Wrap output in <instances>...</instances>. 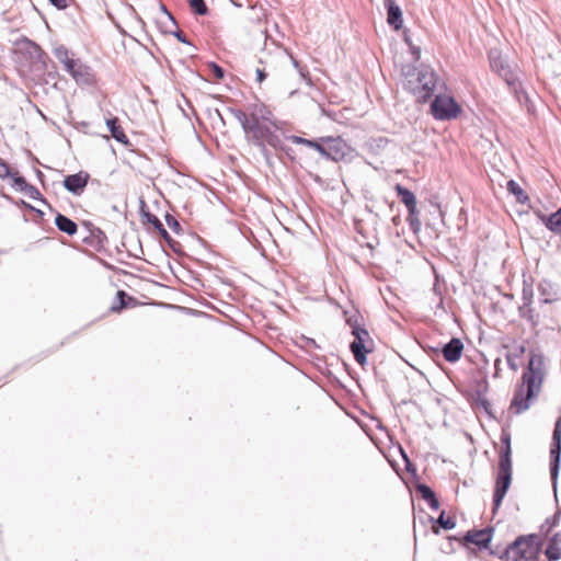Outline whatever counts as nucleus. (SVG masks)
<instances>
[{
    "label": "nucleus",
    "instance_id": "6e6552de",
    "mask_svg": "<svg viewBox=\"0 0 561 561\" xmlns=\"http://www.w3.org/2000/svg\"><path fill=\"white\" fill-rule=\"evenodd\" d=\"M65 70L79 85H94L96 83L92 68L83 64L80 59H75Z\"/></svg>",
    "mask_w": 561,
    "mask_h": 561
},
{
    "label": "nucleus",
    "instance_id": "4be33fe9",
    "mask_svg": "<svg viewBox=\"0 0 561 561\" xmlns=\"http://www.w3.org/2000/svg\"><path fill=\"white\" fill-rule=\"evenodd\" d=\"M491 68L503 77H506V66L497 50H491L489 54Z\"/></svg>",
    "mask_w": 561,
    "mask_h": 561
},
{
    "label": "nucleus",
    "instance_id": "473e14b6",
    "mask_svg": "<svg viewBox=\"0 0 561 561\" xmlns=\"http://www.w3.org/2000/svg\"><path fill=\"white\" fill-rule=\"evenodd\" d=\"M165 222L169 226V228L172 229L175 233H180L182 231L180 222L172 215H165Z\"/></svg>",
    "mask_w": 561,
    "mask_h": 561
},
{
    "label": "nucleus",
    "instance_id": "412c9836",
    "mask_svg": "<svg viewBox=\"0 0 561 561\" xmlns=\"http://www.w3.org/2000/svg\"><path fill=\"white\" fill-rule=\"evenodd\" d=\"M416 491L421 495V497L428 503L432 510H437L439 507V502L435 496V493L428 485L417 484Z\"/></svg>",
    "mask_w": 561,
    "mask_h": 561
},
{
    "label": "nucleus",
    "instance_id": "4468645a",
    "mask_svg": "<svg viewBox=\"0 0 561 561\" xmlns=\"http://www.w3.org/2000/svg\"><path fill=\"white\" fill-rule=\"evenodd\" d=\"M462 350H463L462 342L459 339L454 337L447 344L444 345L442 352H443L444 358L447 362L454 363L460 358V356L462 354Z\"/></svg>",
    "mask_w": 561,
    "mask_h": 561
},
{
    "label": "nucleus",
    "instance_id": "5701e85b",
    "mask_svg": "<svg viewBox=\"0 0 561 561\" xmlns=\"http://www.w3.org/2000/svg\"><path fill=\"white\" fill-rule=\"evenodd\" d=\"M507 191L511 192L513 195H515L516 201L520 204H525L529 201L528 195L525 193V191L519 186L517 182L514 180H510L507 182Z\"/></svg>",
    "mask_w": 561,
    "mask_h": 561
},
{
    "label": "nucleus",
    "instance_id": "423d86ee",
    "mask_svg": "<svg viewBox=\"0 0 561 561\" xmlns=\"http://www.w3.org/2000/svg\"><path fill=\"white\" fill-rule=\"evenodd\" d=\"M512 482V462H507L505 458L503 461H499V471L495 481V489L493 494V506L494 511L497 510Z\"/></svg>",
    "mask_w": 561,
    "mask_h": 561
},
{
    "label": "nucleus",
    "instance_id": "c85d7f7f",
    "mask_svg": "<svg viewBox=\"0 0 561 561\" xmlns=\"http://www.w3.org/2000/svg\"><path fill=\"white\" fill-rule=\"evenodd\" d=\"M276 56H277V57H282V58H284V57H289V58H290V60H291V62H293V65H294V67L298 70L299 75H300L304 79H306V78H307V76H308V71H307L304 67H301V66L299 65V62H298V61H297V60H296L291 55H288L286 50H279V49H278V50L276 51Z\"/></svg>",
    "mask_w": 561,
    "mask_h": 561
},
{
    "label": "nucleus",
    "instance_id": "f3484780",
    "mask_svg": "<svg viewBox=\"0 0 561 561\" xmlns=\"http://www.w3.org/2000/svg\"><path fill=\"white\" fill-rule=\"evenodd\" d=\"M539 219L553 233H561V207L550 215H538Z\"/></svg>",
    "mask_w": 561,
    "mask_h": 561
},
{
    "label": "nucleus",
    "instance_id": "c03bdc74",
    "mask_svg": "<svg viewBox=\"0 0 561 561\" xmlns=\"http://www.w3.org/2000/svg\"><path fill=\"white\" fill-rule=\"evenodd\" d=\"M412 220H413V226H411V228H412L414 231L419 230V228H420V225H421V224H420V220H419V218H417V214H416V215H414V216H412Z\"/></svg>",
    "mask_w": 561,
    "mask_h": 561
},
{
    "label": "nucleus",
    "instance_id": "9b49d317",
    "mask_svg": "<svg viewBox=\"0 0 561 561\" xmlns=\"http://www.w3.org/2000/svg\"><path fill=\"white\" fill-rule=\"evenodd\" d=\"M90 174L80 171L76 174L67 175L64 179V187L73 195H81L88 185Z\"/></svg>",
    "mask_w": 561,
    "mask_h": 561
},
{
    "label": "nucleus",
    "instance_id": "f704fd0d",
    "mask_svg": "<svg viewBox=\"0 0 561 561\" xmlns=\"http://www.w3.org/2000/svg\"><path fill=\"white\" fill-rule=\"evenodd\" d=\"M10 178L13 181V185L16 186L20 191H23L27 184L26 180L19 175V172H13Z\"/></svg>",
    "mask_w": 561,
    "mask_h": 561
},
{
    "label": "nucleus",
    "instance_id": "a878e982",
    "mask_svg": "<svg viewBox=\"0 0 561 561\" xmlns=\"http://www.w3.org/2000/svg\"><path fill=\"white\" fill-rule=\"evenodd\" d=\"M501 443H502V451L500 455V461H503L506 457L507 462H512V459H511V454H512L511 435L508 433H503L501 435Z\"/></svg>",
    "mask_w": 561,
    "mask_h": 561
},
{
    "label": "nucleus",
    "instance_id": "39448f33",
    "mask_svg": "<svg viewBox=\"0 0 561 561\" xmlns=\"http://www.w3.org/2000/svg\"><path fill=\"white\" fill-rule=\"evenodd\" d=\"M352 334L354 335V341L351 343L350 347L354 355L355 360L359 365H365L367 362V353L373 351V341L368 331L358 324H351Z\"/></svg>",
    "mask_w": 561,
    "mask_h": 561
},
{
    "label": "nucleus",
    "instance_id": "09e8293b",
    "mask_svg": "<svg viewBox=\"0 0 561 561\" xmlns=\"http://www.w3.org/2000/svg\"><path fill=\"white\" fill-rule=\"evenodd\" d=\"M232 4L237 8H241L243 4L239 1H236V0H231Z\"/></svg>",
    "mask_w": 561,
    "mask_h": 561
},
{
    "label": "nucleus",
    "instance_id": "ddd939ff",
    "mask_svg": "<svg viewBox=\"0 0 561 561\" xmlns=\"http://www.w3.org/2000/svg\"><path fill=\"white\" fill-rule=\"evenodd\" d=\"M385 8L387 9V22L394 30H400L403 24L402 11L396 3V0H383Z\"/></svg>",
    "mask_w": 561,
    "mask_h": 561
},
{
    "label": "nucleus",
    "instance_id": "f8f14e48",
    "mask_svg": "<svg viewBox=\"0 0 561 561\" xmlns=\"http://www.w3.org/2000/svg\"><path fill=\"white\" fill-rule=\"evenodd\" d=\"M398 196L400 197L401 202L405 205L409 211L408 220L410 221V226H413L412 216L419 214L417 207H416V198L415 195L408 190L407 187L397 184L394 187Z\"/></svg>",
    "mask_w": 561,
    "mask_h": 561
},
{
    "label": "nucleus",
    "instance_id": "58836bf2",
    "mask_svg": "<svg viewBox=\"0 0 561 561\" xmlns=\"http://www.w3.org/2000/svg\"><path fill=\"white\" fill-rule=\"evenodd\" d=\"M283 136H284V138L290 140L291 142H294L296 145H304V146H306L307 138H302L300 136H295V135H291V136L283 135Z\"/></svg>",
    "mask_w": 561,
    "mask_h": 561
},
{
    "label": "nucleus",
    "instance_id": "a19ab883",
    "mask_svg": "<svg viewBox=\"0 0 561 561\" xmlns=\"http://www.w3.org/2000/svg\"><path fill=\"white\" fill-rule=\"evenodd\" d=\"M211 69H213V73H214L215 78H217V79L224 78V70L221 67H219L216 64H211Z\"/></svg>",
    "mask_w": 561,
    "mask_h": 561
},
{
    "label": "nucleus",
    "instance_id": "dca6fc26",
    "mask_svg": "<svg viewBox=\"0 0 561 561\" xmlns=\"http://www.w3.org/2000/svg\"><path fill=\"white\" fill-rule=\"evenodd\" d=\"M465 539L467 542L473 543L480 548H488L492 539V533L491 529L469 531Z\"/></svg>",
    "mask_w": 561,
    "mask_h": 561
},
{
    "label": "nucleus",
    "instance_id": "2f4dec72",
    "mask_svg": "<svg viewBox=\"0 0 561 561\" xmlns=\"http://www.w3.org/2000/svg\"><path fill=\"white\" fill-rule=\"evenodd\" d=\"M550 287H551V285L547 280L541 282L538 286L539 291L541 293L542 296H545L543 301L546 304L551 302L553 300V298L550 297L551 296L550 293L548 291V288H550Z\"/></svg>",
    "mask_w": 561,
    "mask_h": 561
},
{
    "label": "nucleus",
    "instance_id": "ea45409f",
    "mask_svg": "<svg viewBox=\"0 0 561 561\" xmlns=\"http://www.w3.org/2000/svg\"><path fill=\"white\" fill-rule=\"evenodd\" d=\"M161 10H162L163 14L165 15V18L168 19L169 24L173 27H178L176 21L174 20L172 14L167 10V8L163 4L161 5Z\"/></svg>",
    "mask_w": 561,
    "mask_h": 561
},
{
    "label": "nucleus",
    "instance_id": "393cba45",
    "mask_svg": "<svg viewBox=\"0 0 561 561\" xmlns=\"http://www.w3.org/2000/svg\"><path fill=\"white\" fill-rule=\"evenodd\" d=\"M54 55L57 58V60L64 65L65 69L68 67V65L72 64V61L75 60L70 56V51L62 45H60L54 49Z\"/></svg>",
    "mask_w": 561,
    "mask_h": 561
},
{
    "label": "nucleus",
    "instance_id": "0eeeda50",
    "mask_svg": "<svg viewBox=\"0 0 561 561\" xmlns=\"http://www.w3.org/2000/svg\"><path fill=\"white\" fill-rule=\"evenodd\" d=\"M431 112L436 119L448 121L457 117L460 107L451 96L436 95L431 104Z\"/></svg>",
    "mask_w": 561,
    "mask_h": 561
},
{
    "label": "nucleus",
    "instance_id": "b1692460",
    "mask_svg": "<svg viewBox=\"0 0 561 561\" xmlns=\"http://www.w3.org/2000/svg\"><path fill=\"white\" fill-rule=\"evenodd\" d=\"M545 554L549 561H557L561 559V548L557 543V538H551L549 540Z\"/></svg>",
    "mask_w": 561,
    "mask_h": 561
},
{
    "label": "nucleus",
    "instance_id": "f257e3e1",
    "mask_svg": "<svg viewBox=\"0 0 561 561\" xmlns=\"http://www.w3.org/2000/svg\"><path fill=\"white\" fill-rule=\"evenodd\" d=\"M248 110V113L234 110L232 114L241 124L245 139L260 149L266 162L271 161V152L267 147L289 154V148L284 145L277 134L283 130V122L276 119L265 104H252Z\"/></svg>",
    "mask_w": 561,
    "mask_h": 561
},
{
    "label": "nucleus",
    "instance_id": "e433bc0d",
    "mask_svg": "<svg viewBox=\"0 0 561 561\" xmlns=\"http://www.w3.org/2000/svg\"><path fill=\"white\" fill-rule=\"evenodd\" d=\"M22 192H24L28 197L33 199L38 198V196L41 195L39 191L34 185H31L28 183Z\"/></svg>",
    "mask_w": 561,
    "mask_h": 561
},
{
    "label": "nucleus",
    "instance_id": "a18cd8bd",
    "mask_svg": "<svg viewBox=\"0 0 561 561\" xmlns=\"http://www.w3.org/2000/svg\"><path fill=\"white\" fill-rule=\"evenodd\" d=\"M501 363H502L501 358H496V359L494 360V368H495V374H494V376H495V377H497V376H499V371H500V369H501Z\"/></svg>",
    "mask_w": 561,
    "mask_h": 561
},
{
    "label": "nucleus",
    "instance_id": "de8ad7c7",
    "mask_svg": "<svg viewBox=\"0 0 561 561\" xmlns=\"http://www.w3.org/2000/svg\"><path fill=\"white\" fill-rule=\"evenodd\" d=\"M551 538H557V543H558V546H560V543H561V533L554 534Z\"/></svg>",
    "mask_w": 561,
    "mask_h": 561
},
{
    "label": "nucleus",
    "instance_id": "6ab92c4d",
    "mask_svg": "<svg viewBox=\"0 0 561 561\" xmlns=\"http://www.w3.org/2000/svg\"><path fill=\"white\" fill-rule=\"evenodd\" d=\"M106 126L108 127L112 137L116 141H118L123 145L129 144V140H128L127 136L125 135L123 128L121 127L117 117H112V118L106 119Z\"/></svg>",
    "mask_w": 561,
    "mask_h": 561
},
{
    "label": "nucleus",
    "instance_id": "cd10ccee",
    "mask_svg": "<svg viewBox=\"0 0 561 561\" xmlns=\"http://www.w3.org/2000/svg\"><path fill=\"white\" fill-rule=\"evenodd\" d=\"M259 62L261 65H263V67H257L256 68V81L259 83H262L265 78L267 77V72H266V69L271 67V62L270 60L267 59H264L263 57L260 58Z\"/></svg>",
    "mask_w": 561,
    "mask_h": 561
},
{
    "label": "nucleus",
    "instance_id": "7ed1b4c3",
    "mask_svg": "<svg viewBox=\"0 0 561 561\" xmlns=\"http://www.w3.org/2000/svg\"><path fill=\"white\" fill-rule=\"evenodd\" d=\"M541 538L537 534L519 536L505 551L506 561H537Z\"/></svg>",
    "mask_w": 561,
    "mask_h": 561
},
{
    "label": "nucleus",
    "instance_id": "aec40b11",
    "mask_svg": "<svg viewBox=\"0 0 561 561\" xmlns=\"http://www.w3.org/2000/svg\"><path fill=\"white\" fill-rule=\"evenodd\" d=\"M55 225L61 232H65L68 236H73L78 230L77 224L61 214L56 215Z\"/></svg>",
    "mask_w": 561,
    "mask_h": 561
},
{
    "label": "nucleus",
    "instance_id": "9d476101",
    "mask_svg": "<svg viewBox=\"0 0 561 561\" xmlns=\"http://www.w3.org/2000/svg\"><path fill=\"white\" fill-rule=\"evenodd\" d=\"M321 141L327 144V159L340 161L348 153L350 147L341 137H321Z\"/></svg>",
    "mask_w": 561,
    "mask_h": 561
},
{
    "label": "nucleus",
    "instance_id": "2eb2a0df",
    "mask_svg": "<svg viewBox=\"0 0 561 561\" xmlns=\"http://www.w3.org/2000/svg\"><path fill=\"white\" fill-rule=\"evenodd\" d=\"M145 218L149 224H151L158 230L159 234L165 240V242L169 244V247L173 251H178L180 243L170 237L169 232L164 229V227H163L162 222L159 220V218L150 213H146Z\"/></svg>",
    "mask_w": 561,
    "mask_h": 561
},
{
    "label": "nucleus",
    "instance_id": "79ce46f5",
    "mask_svg": "<svg viewBox=\"0 0 561 561\" xmlns=\"http://www.w3.org/2000/svg\"><path fill=\"white\" fill-rule=\"evenodd\" d=\"M314 150H317L322 157L327 158V144H323L321 141V138L319 139V142Z\"/></svg>",
    "mask_w": 561,
    "mask_h": 561
},
{
    "label": "nucleus",
    "instance_id": "37998d69",
    "mask_svg": "<svg viewBox=\"0 0 561 561\" xmlns=\"http://www.w3.org/2000/svg\"><path fill=\"white\" fill-rule=\"evenodd\" d=\"M49 2L55 5L57 9H65L67 8V1L66 0H49Z\"/></svg>",
    "mask_w": 561,
    "mask_h": 561
},
{
    "label": "nucleus",
    "instance_id": "c9c22d12",
    "mask_svg": "<svg viewBox=\"0 0 561 561\" xmlns=\"http://www.w3.org/2000/svg\"><path fill=\"white\" fill-rule=\"evenodd\" d=\"M10 165L2 159H0V178L7 179L12 175Z\"/></svg>",
    "mask_w": 561,
    "mask_h": 561
},
{
    "label": "nucleus",
    "instance_id": "8fccbe9b",
    "mask_svg": "<svg viewBox=\"0 0 561 561\" xmlns=\"http://www.w3.org/2000/svg\"><path fill=\"white\" fill-rule=\"evenodd\" d=\"M433 529H434L435 534H438V529L437 528L434 527Z\"/></svg>",
    "mask_w": 561,
    "mask_h": 561
},
{
    "label": "nucleus",
    "instance_id": "72a5a7b5",
    "mask_svg": "<svg viewBox=\"0 0 561 561\" xmlns=\"http://www.w3.org/2000/svg\"><path fill=\"white\" fill-rule=\"evenodd\" d=\"M476 404L478 408H482L488 414H491L490 402L481 392H478Z\"/></svg>",
    "mask_w": 561,
    "mask_h": 561
},
{
    "label": "nucleus",
    "instance_id": "7c9ffc66",
    "mask_svg": "<svg viewBox=\"0 0 561 561\" xmlns=\"http://www.w3.org/2000/svg\"><path fill=\"white\" fill-rule=\"evenodd\" d=\"M116 297H117L118 304H114L111 307V310L114 312H119L122 309H124L126 307L125 299L127 298V294L123 290H118L116 294Z\"/></svg>",
    "mask_w": 561,
    "mask_h": 561
},
{
    "label": "nucleus",
    "instance_id": "4c0bfd02",
    "mask_svg": "<svg viewBox=\"0 0 561 561\" xmlns=\"http://www.w3.org/2000/svg\"><path fill=\"white\" fill-rule=\"evenodd\" d=\"M165 32L173 34L180 42L188 43L185 35L180 31H172L168 25L165 26Z\"/></svg>",
    "mask_w": 561,
    "mask_h": 561
},
{
    "label": "nucleus",
    "instance_id": "49530a36",
    "mask_svg": "<svg viewBox=\"0 0 561 561\" xmlns=\"http://www.w3.org/2000/svg\"><path fill=\"white\" fill-rule=\"evenodd\" d=\"M318 142H319L318 140L307 139L306 140V146L309 147V148L314 149L317 147Z\"/></svg>",
    "mask_w": 561,
    "mask_h": 561
},
{
    "label": "nucleus",
    "instance_id": "1a4fd4ad",
    "mask_svg": "<svg viewBox=\"0 0 561 561\" xmlns=\"http://www.w3.org/2000/svg\"><path fill=\"white\" fill-rule=\"evenodd\" d=\"M561 457V416L557 420L552 434V444L550 448V474L551 479L556 480Z\"/></svg>",
    "mask_w": 561,
    "mask_h": 561
},
{
    "label": "nucleus",
    "instance_id": "20e7f679",
    "mask_svg": "<svg viewBox=\"0 0 561 561\" xmlns=\"http://www.w3.org/2000/svg\"><path fill=\"white\" fill-rule=\"evenodd\" d=\"M411 90L417 100L426 102L432 96L436 87V77L431 69L424 68L413 73L412 79L404 83V88Z\"/></svg>",
    "mask_w": 561,
    "mask_h": 561
},
{
    "label": "nucleus",
    "instance_id": "a211bd4d",
    "mask_svg": "<svg viewBox=\"0 0 561 561\" xmlns=\"http://www.w3.org/2000/svg\"><path fill=\"white\" fill-rule=\"evenodd\" d=\"M526 352V347L523 344L515 345L512 351L507 352L505 355L508 367L516 371L520 365V358Z\"/></svg>",
    "mask_w": 561,
    "mask_h": 561
},
{
    "label": "nucleus",
    "instance_id": "c756f323",
    "mask_svg": "<svg viewBox=\"0 0 561 561\" xmlns=\"http://www.w3.org/2000/svg\"><path fill=\"white\" fill-rule=\"evenodd\" d=\"M437 523L442 528L447 530L453 529L456 526L455 519L450 516H445L444 512L439 515Z\"/></svg>",
    "mask_w": 561,
    "mask_h": 561
},
{
    "label": "nucleus",
    "instance_id": "bb28decb",
    "mask_svg": "<svg viewBox=\"0 0 561 561\" xmlns=\"http://www.w3.org/2000/svg\"><path fill=\"white\" fill-rule=\"evenodd\" d=\"M192 12L196 15H206L208 8L204 0H186Z\"/></svg>",
    "mask_w": 561,
    "mask_h": 561
},
{
    "label": "nucleus",
    "instance_id": "f03ea898",
    "mask_svg": "<svg viewBox=\"0 0 561 561\" xmlns=\"http://www.w3.org/2000/svg\"><path fill=\"white\" fill-rule=\"evenodd\" d=\"M545 374L543 356L533 352L522 376V382L515 389L510 411L520 414L530 408L541 391Z\"/></svg>",
    "mask_w": 561,
    "mask_h": 561
}]
</instances>
